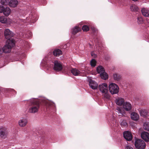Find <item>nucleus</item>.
I'll return each mask as SVG.
<instances>
[{"mask_svg": "<svg viewBox=\"0 0 149 149\" xmlns=\"http://www.w3.org/2000/svg\"><path fill=\"white\" fill-rule=\"evenodd\" d=\"M15 45V42H13L9 40L6 41V44L3 48V52L5 53H10L12 48Z\"/></svg>", "mask_w": 149, "mask_h": 149, "instance_id": "1", "label": "nucleus"}, {"mask_svg": "<svg viewBox=\"0 0 149 149\" xmlns=\"http://www.w3.org/2000/svg\"><path fill=\"white\" fill-rule=\"evenodd\" d=\"M53 69L56 71H60L62 70L65 71V72L68 73V68L67 67H63L60 62L57 60H55L54 62Z\"/></svg>", "mask_w": 149, "mask_h": 149, "instance_id": "2", "label": "nucleus"}, {"mask_svg": "<svg viewBox=\"0 0 149 149\" xmlns=\"http://www.w3.org/2000/svg\"><path fill=\"white\" fill-rule=\"evenodd\" d=\"M4 35L5 38L13 42H15V41L13 38H12L14 36V33L8 29H6L4 31Z\"/></svg>", "mask_w": 149, "mask_h": 149, "instance_id": "3", "label": "nucleus"}, {"mask_svg": "<svg viewBox=\"0 0 149 149\" xmlns=\"http://www.w3.org/2000/svg\"><path fill=\"white\" fill-rule=\"evenodd\" d=\"M135 141L134 145L136 149H144L146 146V144L143 140L135 137Z\"/></svg>", "mask_w": 149, "mask_h": 149, "instance_id": "4", "label": "nucleus"}, {"mask_svg": "<svg viewBox=\"0 0 149 149\" xmlns=\"http://www.w3.org/2000/svg\"><path fill=\"white\" fill-rule=\"evenodd\" d=\"M29 102L34 105L32 106L28 110V111L31 113H35L38 112L40 107V104L38 102H34L32 100H29Z\"/></svg>", "mask_w": 149, "mask_h": 149, "instance_id": "5", "label": "nucleus"}, {"mask_svg": "<svg viewBox=\"0 0 149 149\" xmlns=\"http://www.w3.org/2000/svg\"><path fill=\"white\" fill-rule=\"evenodd\" d=\"M109 90L112 94H117L119 91V87L116 84L111 83L109 86Z\"/></svg>", "mask_w": 149, "mask_h": 149, "instance_id": "6", "label": "nucleus"}, {"mask_svg": "<svg viewBox=\"0 0 149 149\" xmlns=\"http://www.w3.org/2000/svg\"><path fill=\"white\" fill-rule=\"evenodd\" d=\"M43 105L46 108L47 111L50 110L55 107V104L53 102H49L47 101H44L43 102Z\"/></svg>", "mask_w": 149, "mask_h": 149, "instance_id": "7", "label": "nucleus"}, {"mask_svg": "<svg viewBox=\"0 0 149 149\" xmlns=\"http://www.w3.org/2000/svg\"><path fill=\"white\" fill-rule=\"evenodd\" d=\"M8 132L7 129L5 127H2L0 128V136L3 139H6L7 136Z\"/></svg>", "mask_w": 149, "mask_h": 149, "instance_id": "8", "label": "nucleus"}, {"mask_svg": "<svg viewBox=\"0 0 149 149\" xmlns=\"http://www.w3.org/2000/svg\"><path fill=\"white\" fill-rule=\"evenodd\" d=\"M123 136L124 138L128 141H131L133 138L131 132L129 131L124 132L123 133Z\"/></svg>", "mask_w": 149, "mask_h": 149, "instance_id": "9", "label": "nucleus"}, {"mask_svg": "<svg viewBox=\"0 0 149 149\" xmlns=\"http://www.w3.org/2000/svg\"><path fill=\"white\" fill-rule=\"evenodd\" d=\"M88 81H89V86L91 89L93 90H95L97 89L98 84L95 81L92 80L91 78L88 77Z\"/></svg>", "mask_w": 149, "mask_h": 149, "instance_id": "10", "label": "nucleus"}, {"mask_svg": "<svg viewBox=\"0 0 149 149\" xmlns=\"http://www.w3.org/2000/svg\"><path fill=\"white\" fill-rule=\"evenodd\" d=\"M141 137L146 142L149 141V133L145 131L142 132L141 134Z\"/></svg>", "mask_w": 149, "mask_h": 149, "instance_id": "11", "label": "nucleus"}, {"mask_svg": "<svg viewBox=\"0 0 149 149\" xmlns=\"http://www.w3.org/2000/svg\"><path fill=\"white\" fill-rule=\"evenodd\" d=\"M70 71L74 76H77L81 75V72L76 68H71Z\"/></svg>", "mask_w": 149, "mask_h": 149, "instance_id": "12", "label": "nucleus"}, {"mask_svg": "<svg viewBox=\"0 0 149 149\" xmlns=\"http://www.w3.org/2000/svg\"><path fill=\"white\" fill-rule=\"evenodd\" d=\"M115 102L116 104L119 106H123L125 104L124 100L122 98L118 97L116 98L115 100Z\"/></svg>", "mask_w": 149, "mask_h": 149, "instance_id": "13", "label": "nucleus"}, {"mask_svg": "<svg viewBox=\"0 0 149 149\" xmlns=\"http://www.w3.org/2000/svg\"><path fill=\"white\" fill-rule=\"evenodd\" d=\"M53 55L55 56H59L62 55V51L58 49H56L53 52Z\"/></svg>", "mask_w": 149, "mask_h": 149, "instance_id": "14", "label": "nucleus"}, {"mask_svg": "<svg viewBox=\"0 0 149 149\" xmlns=\"http://www.w3.org/2000/svg\"><path fill=\"white\" fill-rule=\"evenodd\" d=\"M27 122V119L25 118H23L19 121V124L21 127H24Z\"/></svg>", "mask_w": 149, "mask_h": 149, "instance_id": "15", "label": "nucleus"}, {"mask_svg": "<svg viewBox=\"0 0 149 149\" xmlns=\"http://www.w3.org/2000/svg\"><path fill=\"white\" fill-rule=\"evenodd\" d=\"M139 115L135 112H133L131 113V119L134 120H137L139 119Z\"/></svg>", "mask_w": 149, "mask_h": 149, "instance_id": "16", "label": "nucleus"}, {"mask_svg": "<svg viewBox=\"0 0 149 149\" xmlns=\"http://www.w3.org/2000/svg\"><path fill=\"white\" fill-rule=\"evenodd\" d=\"M81 31V28L78 26H76L73 28L72 30L71 33L73 35H74Z\"/></svg>", "mask_w": 149, "mask_h": 149, "instance_id": "17", "label": "nucleus"}, {"mask_svg": "<svg viewBox=\"0 0 149 149\" xmlns=\"http://www.w3.org/2000/svg\"><path fill=\"white\" fill-rule=\"evenodd\" d=\"M123 106L124 109L126 111H130L132 109L131 105L129 102H126Z\"/></svg>", "mask_w": 149, "mask_h": 149, "instance_id": "18", "label": "nucleus"}, {"mask_svg": "<svg viewBox=\"0 0 149 149\" xmlns=\"http://www.w3.org/2000/svg\"><path fill=\"white\" fill-rule=\"evenodd\" d=\"M18 1L17 0H11L9 1V5L12 7H15L17 6Z\"/></svg>", "mask_w": 149, "mask_h": 149, "instance_id": "19", "label": "nucleus"}, {"mask_svg": "<svg viewBox=\"0 0 149 149\" xmlns=\"http://www.w3.org/2000/svg\"><path fill=\"white\" fill-rule=\"evenodd\" d=\"M11 10L9 7H6L4 8L3 13V14L6 16H8L10 14Z\"/></svg>", "mask_w": 149, "mask_h": 149, "instance_id": "20", "label": "nucleus"}, {"mask_svg": "<svg viewBox=\"0 0 149 149\" xmlns=\"http://www.w3.org/2000/svg\"><path fill=\"white\" fill-rule=\"evenodd\" d=\"M96 71L98 73L100 74L102 72H105V70L102 66L99 65L97 67Z\"/></svg>", "mask_w": 149, "mask_h": 149, "instance_id": "21", "label": "nucleus"}, {"mask_svg": "<svg viewBox=\"0 0 149 149\" xmlns=\"http://www.w3.org/2000/svg\"><path fill=\"white\" fill-rule=\"evenodd\" d=\"M113 77L114 80L119 81L121 79L122 76L120 74L116 73L113 74Z\"/></svg>", "mask_w": 149, "mask_h": 149, "instance_id": "22", "label": "nucleus"}, {"mask_svg": "<svg viewBox=\"0 0 149 149\" xmlns=\"http://www.w3.org/2000/svg\"><path fill=\"white\" fill-rule=\"evenodd\" d=\"M142 15L144 16L148 17L149 16V10L145 8H142L141 10Z\"/></svg>", "mask_w": 149, "mask_h": 149, "instance_id": "23", "label": "nucleus"}, {"mask_svg": "<svg viewBox=\"0 0 149 149\" xmlns=\"http://www.w3.org/2000/svg\"><path fill=\"white\" fill-rule=\"evenodd\" d=\"M6 93L8 94H12L13 95H15L16 94L17 92L11 88H6Z\"/></svg>", "mask_w": 149, "mask_h": 149, "instance_id": "24", "label": "nucleus"}, {"mask_svg": "<svg viewBox=\"0 0 149 149\" xmlns=\"http://www.w3.org/2000/svg\"><path fill=\"white\" fill-rule=\"evenodd\" d=\"M100 75L101 78L104 80L107 79L109 77L108 74L105 72L101 73L100 74Z\"/></svg>", "mask_w": 149, "mask_h": 149, "instance_id": "25", "label": "nucleus"}, {"mask_svg": "<svg viewBox=\"0 0 149 149\" xmlns=\"http://www.w3.org/2000/svg\"><path fill=\"white\" fill-rule=\"evenodd\" d=\"M99 90L102 92V93H105L107 92V89H105L102 85L100 84L98 87Z\"/></svg>", "mask_w": 149, "mask_h": 149, "instance_id": "26", "label": "nucleus"}, {"mask_svg": "<svg viewBox=\"0 0 149 149\" xmlns=\"http://www.w3.org/2000/svg\"><path fill=\"white\" fill-rule=\"evenodd\" d=\"M130 9L132 11L137 12L139 9L138 7L136 5H132L130 6Z\"/></svg>", "mask_w": 149, "mask_h": 149, "instance_id": "27", "label": "nucleus"}, {"mask_svg": "<svg viewBox=\"0 0 149 149\" xmlns=\"http://www.w3.org/2000/svg\"><path fill=\"white\" fill-rule=\"evenodd\" d=\"M140 113L141 116L144 117H146L148 114V112L146 110L144 109L141 111Z\"/></svg>", "mask_w": 149, "mask_h": 149, "instance_id": "28", "label": "nucleus"}, {"mask_svg": "<svg viewBox=\"0 0 149 149\" xmlns=\"http://www.w3.org/2000/svg\"><path fill=\"white\" fill-rule=\"evenodd\" d=\"M82 30L84 32H87L89 31V27L87 25H84L82 28Z\"/></svg>", "mask_w": 149, "mask_h": 149, "instance_id": "29", "label": "nucleus"}, {"mask_svg": "<svg viewBox=\"0 0 149 149\" xmlns=\"http://www.w3.org/2000/svg\"><path fill=\"white\" fill-rule=\"evenodd\" d=\"M90 65L91 67H95L96 65V61L94 59H93L90 62Z\"/></svg>", "mask_w": 149, "mask_h": 149, "instance_id": "30", "label": "nucleus"}, {"mask_svg": "<svg viewBox=\"0 0 149 149\" xmlns=\"http://www.w3.org/2000/svg\"><path fill=\"white\" fill-rule=\"evenodd\" d=\"M9 0H1V3L3 5L6 6L9 3Z\"/></svg>", "mask_w": 149, "mask_h": 149, "instance_id": "31", "label": "nucleus"}, {"mask_svg": "<svg viewBox=\"0 0 149 149\" xmlns=\"http://www.w3.org/2000/svg\"><path fill=\"white\" fill-rule=\"evenodd\" d=\"M137 22L139 24H142L143 22V19L141 17H138L137 18Z\"/></svg>", "mask_w": 149, "mask_h": 149, "instance_id": "32", "label": "nucleus"}, {"mask_svg": "<svg viewBox=\"0 0 149 149\" xmlns=\"http://www.w3.org/2000/svg\"><path fill=\"white\" fill-rule=\"evenodd\" d=\"M120 125L122 127H125L127 125V123L126 120H123L120 123Z\"/></svg>", "mask_w": 149, "mask_h": 149, "instance_id": "33", "label": "nucleus"}, {"mask_svg": "<svg viewBox=\"0 0 149 149\" xmlns=\"http://www.w3.org/2000/svg\"><path fill=\"white\" fill-rule=\"evenodd\" d=\"M0 22L2 23H5L6 22L7 20L6 18L0 17Z\"/></svg>", "mask_w": 149, "mask_h": 149, "instance_id": "34", "label": "nucleus"}, {"mask_svg": "<svg viewBox=\"0 0 149 149\" xmlns=\"http://www.w3.org/2000/svg\"><path fill=\"white\" fill-rule=\"evenodd\" d=\"M95 42V46H99L100 45V41L99 39L97 38H96L94 40Z\"/></svg>", "mask_w": 149, "mask_h": 149, "instance_id": "35", "label": "nucleus"}, {"mask_svg": "<svg viewBox=\"0 0 149 149\" xmlns=\"http://www.w3.org/2000/svg\"><path fill=\"white\" fill-rule=\"evenodd\" d=\"M91 29L93 31V33H95L96 32L97 30V29L94 27H92L91 28Z\"/></svg>", "mask_w": 149, "mask_h": 149, "instance_id": "36", "label": "nucleus"}, {"mask_svg": "<svg viewBox=\"0 0 149 149\" xmlns=\"http://www.w3.org/2000/svg\"><path fill=\"white\" fill-rule=\"evenodd\" d=\"M102 84V86H103L104 88L107 89V91H108V90H107L108 87H107V84L105 83H103V84Z\"/></svg>", "mask_w": 149, "mask_h": 149, "instance_id": "37", "label": "nucleus"}, {"mask_svg": "<svg viewBox=\"0 0 149 149\" xmlns=\"http://www.w3.org/2000/svg\"><path fill=\"white\" fill-rule=\"evenodd\" d=\"M4 7L3 6H0V13H3Z\"/></svg>", "mask_w": 149, "mask_h": 149, "instance_id": "38", "label": "nucleus"}, {"mask_svg": "<svg viewBox=\"0 0 149 149\" xmlns=\"http://www.w3.org/2000/svg\"><path fill=\"white\" fill-rule=\"evenodd\" d=\"M106 92L105 93V94L104 95V97L107 99H109L110 98V96L108 94L106 93Z\"/></svg>", "mask_w": 149, "mask_h": 149, "instance_id": "39", "label": "nucleus"}, {"mask_svg": "<svg viewBox=\"0 0 149 149\" xmlns=\"http://www.w3.org/2000/svg\"><path fill=\"white\" fill-rule=\"evenodd\" d=\"M119 111L120 112V113L122 114V115H124V114H125V112L122 111V109H119Z\"/></svg>", "mask_w": 149, "mask_h": 149, "instance_id": "40", "label": "nucleus"}, {"mask_svg": "<svg viewBox=\"0 0 149 149\" xmlns=\"http://www.w3.org/2000/svg\"><path fill=\"white\" fill-rule=\"evenodd\" d=\"M125 149H133L132 147L130 146H127L125 148Z\"/></svg>", "mask_w": 149, "mask_h": 149, "instance_id": "41", "label": "nucleus"}, {"mask_svg": "<svg viewBox=\"0 0 149 149\" xmlns=\"http://www.w3.org/2000/svg\"><path fill=\"white\" fill-rule=\"evenodd\" d=\"M91 55L92 56H93L94 57H96V55L95 53L92 52L91 53Z\"/></svg>", "mask_w": 149, "mask_h": 149, "instance_id": "42", "label": "nucleus"}, {"mask_svg": "<svg viewBox=\"0 0 149 149\" xmlns=\"http://www.w3.org/2000/svg\"><path fill=\"white\" fill-rule=\"evenodd\" d=\"M148 125V124H146V126L147 127V126ZM144 129H145V130H149V128L148 127H145V128H144Z\"/></svg>", "mask_w": 149, "mask_h": 149, "instance_id": "43", "label": "nucleus"}, {"mask_svg": "<svg viewBox=\"0 0 149 149\" xmlns=\"http://www.w3.org/2000/svg\"><path fill=\"white\" fill-rule=\"evenodd\" d=\"M132 1H137L138 0H132Z\"/></svg>", "mask_w": 149, "mask_h": 149, "instance_id": "44", "label": "nucleus"}, {"mask_svg": "<svg viewBox=\"0 0 149 149\" xmlns=\"http://www.w3.org/2000/svg\"><path fill=\"white\" fill-rule=\"evenodd\" d=\"M143 126H144V127H145V124H144V125Z\"/></svg>", "mask_w": 149, "mask_h": 149, "instance_id": "45", "label": "nucleus"}, {"mask_svg": "<svg viewBox=\"0 0 149 149\" xmlns=\"http://www.w3.org/2000/svg\"><path fill=\"white\" fill-rule=\"evenodd\" d=\"M53 65L52 64V66H53Z\"/></svg>", "mask_w": 149, "mask_h": 149, "instance_id": "46", "label": "nucleus"}]
</instances>
